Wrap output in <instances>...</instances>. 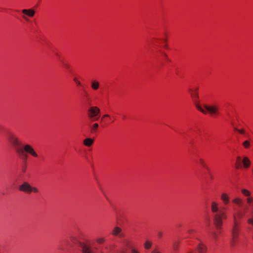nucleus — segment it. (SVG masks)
<instances>
[{"label": "nucleus", "instance_id": "nucleus-1", "mask_svg": "<svg viewBox=\"0 0 253 253\" xmlns=\"http://www.w3.org/2000/svg\"><path fill=\"white\" fill-rule=\"evenodd\" d=\"M220 199L224 206L218 207V204L212 202L211 205V210L213 217V221L217 229H220L222 224L223 219L226 218V211L228 209L226 206L230 203V197L226 193H222L220 195Z\"/></svg>", "mask_w": 253, "mask_h": 253}, {"label": "nucleus", "instance_id": "nucleus-2", "mask_svg": "<svg viewBox=\"0 0 253 253\" xmlns=\"http://www.w3.org/2000/svg\"><path fill=\"white\" fill-rule=\"evenodd\" d=\"M8 139L13 146L16 153L22 159L26 160L27 159L26 153L35 158L39 157L38 154L31 145L22 144L19 138L14 135L9 134L8 136Z\"/></svg>", "mask_w": 253, "mask_h": 253}, {"label": "nucleus", "instance_id": "nucleus-3", "mask_svg": "<svg viewBox=\"0 0 253 253\" xmlns=\"http://www.w3.org/2000/svg\"><path fill=\"white\" fill-rule=\"evenodd\" d=\"M198 88L196 87L195 89L189 88L188 91L190 93L191 97L193 98V101L195 104L196 108L200 111L201 112L204 114L207 113V111L209 112L211 115H214L217 114L218 108L216 105L208 106L207 105H204V107L206 110H204L198 103L197 100L199 98V95L198 93Z\"/></svg>", "mask_w": 253, "mask_h": 253}, {"label": "nucleus", "instance_id": "nucleus-4", "mask_svg": "<svg viewBox=\"0 0 253 253\" xmlns=\"http://www.w3.org/2000/svg\"><path fill=\"white\" fill-rule=\"evenodd\" d=\"M233 209L235 211H237V212L233 214L234 224L231 230L232 238L230 240V244L232 246H234L236 245V240L239 234V228L238 219H241L244 216V213L237 210L236 208L233 207Z\"/></svg>", "mask_w": 253, "mask_h": 253}, {"label": "nucleus", "instance_id": "nucleus-5", "mask_svg": "<svg viewBox=\"0 0 253 253\" xmlns=\"http://www.w3.org/2000/svg\"><path fill=\"white\" fill-rule=\"evenodd\" d=\"M241 193L244 196L247 197L246 201L251 207L250 213L252 217L248 219V223L253 225V197L251 196V192L246 189H242Z\"/></svg>", "mask_w": 253, "mask_h": 253}, {"label": "nucleus", "instance_id": "nucleus-6", "mask_svg": "<svg viewBox=\"0 0 253 253\" xmlns=\"http://www.w3.org/2000/svg\"><path fill=\"white\" fill-rule=\"evenodd\" d=\"M87 116L92 121H96L98 119V115L100 113V109L97 107H91L88 109Z\"/></svg>", "mask_w": 253, "mask_h": 253}, {"label": "nucleus", "instance_id": "nucleus-7", "mask_svg": "<svg viewBox=\"0 0 253 253\" xmlns=\"http://www.w3.org/2000/svg\"><path fill=\"white\" fill-rule=\"evenodd\" d=\"M21 12L23 14L22 17L27 22L29 21V19L27 16L33 17L35 14V11L33 9H24L21 10Z\"/></svg>", "mask_w": 253, "mask_h": 253}, {"label": "nucleus", "instance_id": "nucleus-8", "mask_svg": "<svg viewBox=\"0 0 253 253\" xmlns=\"http://www.w3.org/2000/svg\"><path fill=\"white\" fill-rule=\"evenodd\" d=\"M31 186L27 182H24L19 187V190L28 194L31 193Z\"/></svg>", "mask_w": 253, "mask_h": 253}, {"label": "nucleus", "instance_id": "nucleus-9", "mask_svg": "<svg viewBox=\"0 0 253 253\" xmlns=\"http://www.w3.org/2000/svg\"><path fill=\"white\" fill-rule=\"evenodd\" d=\"M196 249L199 253H205L207 251L206 246L201 242L198 244Z\"/></svg>", "mask_w": 253, "mask_h": 253}, {"label": "nucleus", "instance_id": "nucleus-10", "mask_svg": "<svg viewBox=\"0 0 253 253\" xmlns=\"http://www.w3.org/2000/svg\"><path fill=\"white\" fill-rule=\"evenodd\" d=\"M122 229L119 227H115L112 231V234L114 236H118L120 237L124 236V234L121 233Z\"/></svg>", "mask_w": 253, "mask_h": 253}, {"label": "nucleus", "instance_id": "nucleus-11", "mask_svg": "<svg viewBox=\"0 0 253 253\" xmlns=\"http://www.w3.org/2000/svg\"><path fill=\"white\" fill-rule=\"evenodd\" d=\"M232 202L239 207H242L243 204V200L239 197H235L233 199Z\"/></svg>", "mask_w": 253, "mask_h": 253}, {"label": "nucleus", "instance_id": "nucleus-12", "mask_svg": "<svg viewBox=\"0 0 253 253\" xmlns=\"http://www.w3.org/2000/svg\"><path fill=\"white\" fill-rule=\"evenodd\" d=\"M242 163L244 168H248L249 167L251 162L250 160L247 157H244L242 160Z\"/></svg>", "mask_w": 253, "mask_h": 253}, {"label": "nucleus", "instance_id": "nucleus-13", "mask_svg": "<svg viewBox=\"0 0 253 253\" xmlns=\"http://www.w3.org/2000/svg\"><path fill=\"white\" fill-rule=\"evenodd\" d=\"M91 86L93 90H96L99 88V83L96 80H92L91 83Z\"/></svg>", "mask_w": 253, "mask_h": 253}, {"label": "nucleus", "instance_id": "nucleus-14", "mask_svg": "<svg viewBox=\"0 0 253 253\" xmlns=\"http://www.w3.org/2000/svg\"><path fill=\"white\" fill-rule=\"evenodd\" d=\"M93 142V140L89 138H86L84 140V144L88 147L90 146Z\"/></svg>", "mask_w": 253, "mask_h": 253}, {"label": "nucleus", "instance_id": "nucleus-15", "mask_svg": "<svg viewBox=\"0 0 253 253\" xmlns=\"http://www.w3.org/2000/svg\"><path fill=\"white\" fill-rule=\"evenodd\" d=\"M198 163H199V164L203 168H205L206 169H207V170L209 169V168L207 167L205 162L204 161V160L202 159V158H200L199 160H198Z\"/></svg>", "mask_w": 253, "mask_h": 253}, {"label": "nucleus", "instance_id": "nucleus-16", "mask_svg": "<svg viewBox=\"0 0 253 253\" xmlns=\"http://www.w3.org/2000/svg\"><path fill=\"white\" fill-rule=\"evenodd\" d=\"M98 127V125L97 123L94 124L91 126V132L92 133L95 132L97 130Z\"/></svg>", "mask_w": 253, "mask_h": 253}, {"label": "nucleus", "instance_id": "nucleus-17", "mask_svg": "<svg viewBox=\"0 0 253 253\" xmlns=\"http://www.w3.org/2000/svg\"><path fill=\"white\" fill-rule=\"evenodd\" d=\"M152 243L150 241H146L144 246V248L146 249H149L151 247Z\"/></svg>", "mask_w": 253, "mask_h": 253}, {"label": "nucleus", "instance_id": "nucleus-18", "mask_svg": "<svg viewBox=\"0 0 253 253\" xmlns=\"http://www.w3.org/2000/svg\"><path fill=\"white\" fill-rule=\"evenodd\" d=\"M237 163L238 164V166H237V168H239L241 167V163H242V160L240 157H237Z\"/></svg>", "mask_w": 253, "mask_h": 253}, {"label": "nucleus", "instance_id": "nucleus-19", "mask_svg": "<svg viewBox=\"0 0 253 253\" xmlns=\"http://www.w3.org/2000/svg\"><path fill=\"white\" fill-rule=\"evenodd\" d=\"M242 144L243 146L246 148H248L250 145V142L248 140L245 141Z\"/></svg>", "mask_w": 253, "mask_h": 253}, {"label": "nucleus", "instance_id": "nucleus-20", "mask_svg": "<svg viewBox=\"0 0 253 253\" xmlns=\"http://www.w3.org/2000/svg\"><path fill=\"white\" fill-rule=\"evenodd\" d=\"M105 241L104 238H98L96 239V242L99 244H102Z\"/></svg>", "mask_w": 253, "mask_h": 253}, {"label": "nucleus", "instance_id": "nucleus-21", "mask_svg": "<svg viewBox=\"0 0 253 253\" xmlns=\"http://www.w3.org/2000/svg\"><path fill=\"white\" fill-rule=\"evenodd\" d=\"M124 245H125L126 247H127V248H131V249H132V248H131V245H130V243H129L128 241H125V242H124Z\"/></svg>", "mask_w": 253, "mask_h": 253}, {"label": "nucleus", "instance_id": "nucleus-22", "mask_svg": "<svg viewBox=\"0 0 253 253\" xmlns=\"http://www.w3.org/2000/svg\"><path fill=\"white\" fill-rule=\"evenodd\" d=\"M178 243L177 242H174L172 243V247L174 250H176L178 248Z\"/></svg>", "mask_w": 253, "mask_h": 253}, {"label": "nucleus", "instance_id": "nucleus-23", "mask_svg": "<svg viewBox=\"0 0 253 253\" xmlns=\"http://www.w3.org/2000/svg\"><path fill=\"white\" fill-rule=\"evenodd\" d=\"M32 192H33L34 193H38L39 192V190L36 187L31 186V193Z\"/></svg>", "mask_w": 253, "mask_h": 253}, {"label": "nucleus", "instance_id": "nucleus-24", "mask_svg": "<svg viewBox=\"0 0 253 253\" xmlns=\"http://www.w3.org/2000/svg\"><path fill=\"white\" fill-rule=\"evenodd\" d=\"M234 130H236V131H237L238 132H239L241 134H244V133H245V131L243 129H238L237 128H235Z\"/></svg>", "mask_w": 253, "mask_h": 253}, {"label": "nucleus", "instance_id": "nucleus-25", "mask_svg": "<svg viewBox=\"0 0 253 253\" xmlns=\"http://www.w3.org/2000/svg\"><path fill=\"white\" fill-rule=\"evenodd\" d=\"M74 81L78 85H81V82L78 81V80L76 78H74L73 79Z\"/></svg>", "mask_w": 253, "mask_h": 253}, {"label": "nucleus", "instance_id": "nucleus-26", "mask_svg": "<svg viewBox=\"0 0 253 253\" xmlns=\"http://www.w3.org/2000/svg\"><path fill=\"white\" fill-rule=\"evenodd\" d=\"M130 253H140L138 251L134 249H131Z\"/></svg>", "mask_w": 253, "mask_h": 253}, {"label": "nucleus", "instance_id": "nucleus-27", "mask_svg": "<svg viewBox=\"0 0 253 253\" xmlns=\"http://www.w3.org/2000/svg\"><path fill=\"white\" fill-rule=\"evenodd\" d=\"M151 253H162L160 251H159L157 249H155L153 250Z\"/></svg>", "mask_w": 253, "mask_h": 253}, {"label": "nucleus", "instance_id": "nucleus-28", "mask_svg": "<svg viewBox=\"0 0 253 253\" xmlns=\"http://www.w3.org/2000/svg\"><path fill=\"white\" fill-rule=\"evenodd\" d=\"M162 236H163V233L162 232H159L158 233V236L159 238H161L162 237Z\"/></svg>", "mask_w": 253, "mask_h": 253}, {"label": "nucleus", "instance_id": "nucleus-29", "mask_svg": "<svg viewBox=\"0 0 253 253\" xmlns=\"http://www.w3.org/2000/svg\"><path fill=\"white\" fill-rule=\"evenodd\" d=\"M186 253H196V252L192 250H190L186 251Z\"/></svg>", "mask_w": 253, "mask_h": 253}, {"label": "nucleus", "instance_id": "nucleus-30", "mask_svg": "<svg viewBox=\"0 0 253 253\" xmlns=\"http://www.w3.org/2000/svg\"><path fill=\"white\" fill-rule=\"evenodd\" d=\"M194 232H195V230H193V229H189V230H188V233H189V234H191L192 233Z\"/></svg>", "mask_w": 253, "mask_h": 253}, {"label": "nucleus", "instance_id": "nucleus-31", "mask_svg": "<svg viewBox=\"0 0 253 253\" xmlns=\"http://www.w3.org/2000/svg\"><path fill=\"white\" fill-rule=\"evenodd\" d=\"M213 237L214 238V240H216V238H217V235L215 233H213Z\"/></svg>", "mask_w": 253, "mask_h": 253}, {"label": "nucleus", "instance_id": "nucleus-32", "mask_svg": "<svg viewBox=\"0 0 253 253\" xmlns=\"http://www.w3.org/2000/svg\"><path fill=\"white\" fill-rule=\"evenodd\" d=\"M118 253H126V251H125V250H121Z\"/></svg>", "mask_w": 253, "mask_h": 253}, {"label": "nucleus", "instance_id": "nucleus-33", "mask_svg": "<svg viewBox=\"0 0 253 253\" xmlns=\"http://www.w3.org/2000/svg\"><path fill=\"white\" fill-rule=\"evenodd\" d=\"M164 55L165 57L167 58V61H169V62L170 61L168 58H167V56L165 53H164Z\"/></svg>", "mask_w": 253, "mask_h": 253}, {"label": "nucleus", "instance_id": "nucleus-34", "mask_svg": "<svg viewBox=\"0 0 253 253\" xmlns=\"http://www.w3.org/2000/svg\"><path fill=\"white\" fill-rule=\"evenodd\" d=\"M110 116L108 114H106L103 116V118L109 117Z\"/></svg>", "mask_w": 253, "mask_h": 253}, {"label": "nucleus", "instance_id": "nucleus-35", "mask_svg": "<svg viewBox=\"0 0 253 253\" xmlns=\"http://www.w3.org/2000/svg\"><path fill=\"white\" fill-rule=\"evenodd\" d=\"M84 93H85V96L86 97H87V96H88V94L86 92V91H84Z\"/></svg>", "mask_w": 253, "mask_h": 253}, {"label": "nucleus", "instance_id": "nucleus-36", "mask_svg": "<svg viewBox=\"0 0 253 253\" xmlns=\"http://www.w3.org/2000/svg\"><path fill=\"white\" fill-rule=\"evenodd\" d=\"M164 47H165V48H168V45H167V44H165V46H164Z\"/></svg>", "mask_w": 253, "mask_h": 253}, {"label": "nucleus", "instance_id": "nucleus-37", "mask_svg": "<svg viewBox=\"0 0 253 253\" xmlns=\"http://www.w3.org/2000/svg\"><path fill=\"white\" fill-rule=\"evenodd\" d=\"M252 171H253V167Z\"/></svg>", "mask_w": 253, "mask_h": 253}, {"label": "nucleus", "instance_id": "nucleus-38", "mask_svg": "<svg viewBox=\"0 0 253 253\" xmlns=\"http://www.w3.org/2000/svg\"><path fill=\"white\" fill-rule=\"evenodd\" d=\"M100 253H103L102 252H101Z\"/></svg>", "mask_w": 253, "mask_h": 253}]
</instances>
